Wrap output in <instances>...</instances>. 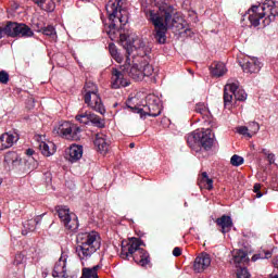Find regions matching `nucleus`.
Segmentation results:
<instances>
[{
  "mask_svg": "<svg viewBox=\"0 0 278 278\" xmlns=\"http://www.w3.org/2000/svg\"><path fill=\"white\" fill-rule=\"evenodd\" d=\"M237 278H251V273L247 267H239L237 269Z\"/></svg>",
  "mask_w": 278,
  "mask_h": 278,
  "instance_id": "obj_35",
  "label": "nucleus"
},
{
  "mask_svg": "<svg viewBox=\"0 0 278 278\" xmlns=\"http://www.w3.org/2000/svg\"><path fill=\"white\" fill-rule=\"evenodd\" d=\"M109 52L111 53L112 58L118 62V64H121V62H123V55H121V53H118V49L116 48V45L109 43Z\"/></svg>",
  "mask_w": 278,
  "mask_h": 278,
  "instance_id": "obj_29",
  "label": "nucleus"
},
{
  "mask_svg": "<svg viewBox=\"0 0 278 278\" xmlns=\"http://www.w3.org/2000/svg\"><path fill=\"white\" fill-rule=\"evenodd\" d=\"M41 31L45 34V36H55V27L51 25L41 28Z\"/></svg>",
  "mask_w": 278,
  "mask_h": 278,
  "instance_id": "obj_37",
  "label": "nucleus"
},
{
  "mask_svg": "<svg viewBox=\"0 0 278 278\" xmlns=\"http://www.w3.org/2000/svg\"><path fill=\"white\" fill-rule=\"evenodd\" d=\"M173 255L174 257H179V255H181V248L179 247L174 248Z\"/></svg>",
  "mask_w": 278,
  "mask_h": 278,
  "instance_id": "obj_40",
  "label": "nucleus"
},
{
  "mask_svg": "<svg viewBox=\"0 0 278 278\" xmlns=\"http://www.w3.org/2000/svg\"><path fill=\"white\" fill-rule=\"evenodd\" d=\"M235 99L236 101H244L247 99V91L240 89V85L238 86V89L235 90Z\"/></svg>",
  "mask_w": 278,
  "mask_h": 278,
  "instance_id": "obj_32",
  "label": "nucleus"
},
{
  "mask_svg": "<svg viewBox=\"0 0 278 278\" xmlns=\"http://www.w3.org/2000/svg\"><path fill=\"white\" fill-rule=\"evenodd\" d=\"M267 160H268L269 164H274L275 163V154L274 153H269L267 155Z\"/></svg>",
  "mask_w": 278,
  "mask_h": 278,
  "instance_id": "obj_42",
  "label": "nucleus"
},
{
  "mask_svg": "<svg viewBox=\"0 0 278 278\" xmlns=\"http://www.w3.org/2000/svg\"><path fill=\"white\" fill-rule=\"evenodd\" d=\"M140 247H147V244L138 238H132L129 243L122 245L119 256L122 260H129L132 257L134 262L142 268H147V266L151 267V255L147 250Z\"/></svg>",
  "mask_w": 278,
  "mask_h": 278,
  "instance_id": "obj_5",
  "label": "nucleus"
},
{
  "mask_svg": "<svg viewBox=\"0 0 278 278\" xmlns=\"http://www.w3.org/2000/svg\"><path fill=\"white\" fill-rule=\"evenodd\" d=\"M187 143L190 149H197L198 147H200L199 130H195L187 136Z\"/></svg>",
  "mask_w": 278,
  "mask_h": 278,
  "instance_id": "obj_26",
  "label": "nucleus"
},
{
  "mask_svg": "<svg viewBox=\"0 0 278 278\" xmlns=\"http://www.w3.org/2000/svg\"><path fill=\"white\" fill-rule=\"evenodd\" d=\"M33 222L35 223V228H36V225H40V223H42V215L35 217Z\"/></svg>",
  "mask_w": 278,
  "mask_h": 278,
  "instance_id": "obj_41",
  "label": "nucleus"
},
{
  "mask_svg": "<svg viewBox=\"0 0 278 278\" xmlns=\"http://www.w3.org/2000/svg\"><path fill=\"white\" fill-rule=\"evenodd\" d=\"M195 112L197 114H201V116H207L210 114L207 105H205L203 102L195 104Z\"/></svg>",
  "mask_w": 278,
  "mask_h": 278,
  "instance_id": "obj_31",
  "label": "nucleus"
},
{
  "mask_svg": "<svg viewBox=\"0 0 278 278\" xmlns=\"http://www.w3.org/2000/svg\"><path fill=\"white\" fill-rule=\"evenodd\" d=\"M34 3H36L37 5H45V1L42 0H33Z\"/></svg>",
  "mask_w": 278,
  "mask_h": 278,
  "instance_id": "obj_45",
  "label": "nucleus"
},
{
  "mask_svg": "<svg viewBox=\"0 0 278 278\" xmlns=\"http://www.w3.org/2000/svg\"><path fill=\"white\" fill-rule=\"evenodd\" d=\"M217 227H220L222 233H229L231 231V227H233V220L229 215H223L222 217L215 220Z\"/></svg>",
  "mask_w": 278,
  "mask_h": 278,
  "instance_id": "obj_21",
  "label": "nucleus"
},
{
  "mask_svg": "<svg viewBox=\"0 0 278 278\" xmlns=\"http://www.w3.org/2000/svg\"><path fill=\"white\" fill-rule=\"evenodd\" d=\"M4 34L11 38H31L34 30L26 24L9 22L4 27Z\"/></svg>",
  "mask_w": 278,
  "mask_h": 278,
  "instance_id": "obj_10",
  "label": "nucleus"
},
{
  "mask_svg": "<svg viewBox=\"0 0 278 278\" xmlns=\"http://www.w3.org/2000/svg\"><path fill=\"white\" fill-rule=\"evenodd\" d=\"M212 265V257L207 253L200 254L193 263V270L195 273H203L204 270H207L210 266Z\"/></svg>",
  "mask_w": 278,
  "mask_h": 278,
  "instance_id": "obj_15",
  "label": "nucleus"
},
{
  "mask_svg": "<svg viewBox=\"0 0 278 278\" xmlns=\"http://www.w3.org/2000/svg\"><path fill=\"white\" fill-rule=\"evenodd\" d=\"M119 42H122V46L124 47L126 51V61L123 65H121V71L123 73H126L128 77L134 79L135 81H142L144 77H151L153 75V65L149 63H141L138 65L137 63H132L129 55L134 53V39L127 35L119 33Z\"/></svg>",
  "mask_w": 278,
  "mask_h": 278,
  "instance_id": "obj_2",
  "label": "nucleus"
},
{
  "mask_svg": "<svg viewBox=\"0 0 278 278\" xmlns=\"http://www.w3.org/2000/svg\"><path fill=\"white\" fill-rule=\"evenodd\" d=\"M24 229L22 230L23 236H27L29 231H36V222L28 219L23 224Z\"/></svg>",
  "mask_w": 278,
  "mask_h": 278,
  "instance_id": "obj_30",
  "label": "nucleus"
},
{
  "mask_svg": "<svg viewBox=\"0 0 278 278\" xmlns=\"http://www.w3.org/2000/svg\"><path fill=\"white\" fill-rule=\"evenodd\" d=\"M25 168L27 170H36L38 168V162L34 157H29L25 163Z\"/></svg>",
  "mask_w": 278,
  "mask_h": 278,
  "instance_id": "obj_34",
  "label": "nucleus"
},
{
  "mask_svg": "<svg viewBox=\"0 0 278 278\" xmlns=\"http://www.w3.org/2000/svg\"><path fill=\"white\" fill-rule=\"evenodd\" d=\"M232 262L235 264H249V256L244 250L232 251Z\"/></svg>",
  "mask_w": 278,
  "mask_h": 278,
  "instance_id": "obj_25",
  "label": "nucleus"
},
{
  "mask_svg": "<svg viewBox=\"0 0 278 278\" xmlns=\"http://www.w3.org/2000/svg\"><path fill=\"white\" fill-rule=\"evenodd\" d=\"M261 190H262V185L255 184V185H254L253 192L257 193V192H260Z\"/></svg>",
  "mask_w": 278,
  "mask_h": 278,
  "instance_id": "obj_43",
  "label": "nucleus"
},
{
  "mask_svg": "<svg viewBox=\"0 0 278 278\" xmlns=\"http://www.w3.org/2000/svg\"><path fill=\"white\" fill-rule=\"evenodd\" d=\"M14 142H18V135L11 132L2 134L0 136V151L14 147Z\"/></svg>",
  "mask_w": 278,
  "mask_h": 278,
  "instance_id": "obj_18",
  "label": "nucleus"
},
{
  "mask_svg": "<svg viewBox=\"0 0 278 278\" xmlns=\"http://www.w3.org/2000/svg\"><path fill=\"white\" fill-rule=\"evenodd\" d=\"M269 278H278V275H271Z\"/></svg>",
  "mask_w": 278,
  "mask_h": 278,
  "instance_id": "obj_53",
  "label": "nucleus"
},
{
  "mask_svg": "<svg viewBox=\"0 0 278 278\" xmlns=\"http://www.w3.org/2000/svg\"><path fill=\"white\" fill-rule=\"evenodd\" d=\"M198 186L205 190H214V180L207 176V172H203L198 178Z\"/></svg>",
  "mask_w": 278,
  "mask_h": 278,
  "instance_id": "obj_22",
  "label": "nucleus"
},
{
  "mask_svg": "<svg viewBox=\"0 0 278 278\" xmlns=\"http://www.w3.org/2000/svg\"><path fill=\"white\" fill-rule=\"evenodd\" d=\"M239 83H232L231 80L224 88V108L231 110L233 108V97H236V90H238Z\"/></svg>",
  "mask_w": 278,
  "mask_h": 278,
  "instance_id": "obj_12",
  "label": "nucleus"
},
{
  "mask_svg": "<svg viewBox=\"0 0 278 278\" xmlns=\"http://www.w3.org/2000/svg\"><path fill=\"white\" fill-rule=\"evenodd\" d=\"M210 71L213 77H223V75H226L227 73V66H225V63L223 62H214L211 65Z\"/></svg>",
  "mask_w": 278,
  "mask_h": 278,
  "instance_id": "obj_23",
  "label": "nucleus"
},
{
  "mask_svg": "<svg viewBox=\"0 0 278 278\" xmlns=\"http://www.w3.org/2000/svg\"><path fill=\"white\" fill-rule=\"evenodd\" d=\"M135 147H136V143H134V142L129 143L130 149H134Z\"/></svg>",
  "mask_w": 278,
  "mask_h": 278,
  "instance_id": "obj_51",
  "label": "nucleus"
},
{
  "mask_svg": "<svg viewBox=\"0 0 278 278\" xmlns=\"http://www.w3.org/2000/svg\"><path fill=\"white\" fill-rule=\"evenodd\" d=\"M270 256H271V253H270V252H266V253H265V258H266V260H268Z\"/></svg>",
  "mask_w": 278,
  "mask_h": 278,
  "instance_id": "obj_50",
  "label": "nucleus"
},
{
  "mask_svg": "<svg viewBox=\"0 0 278 278\" xmlns=\"http://www.w3.org/2000/svg\"><path fill=\"white\" fill-rule=\"evenodd\" d=\"M230 164L231 166H242V164H244V157L235 154L230 159Z\"/></svg>",
  "mask_w": 278,
  "mask_h": 278,
  "instance_id": "obj_33",
  "label": "nucleus"
},
{
  "mask_svg": "<svg viewBox=\"0 0 278 278\" xmlns=\"http://www.w3.org/2000/svg\"><path fill=\"white\" fill-rule=\"evenodd\" d=\"M127 0H109L105 5L110 25L106 27V34L114 40L116 31L123 29L126 23H129V12H127Z\"/></svg>",
  "mask_w": 278,
  "mask_h": 278,
  "instance_id": "obj_3",
  "label": "nucleus"
},
{
  "mask_svg": "<svg viewBox=\"0 0 278 278\" xmlns=\"http://www.w3.org/2000/svg\"><path fill=\"white\" fill-rule=\"evenodd\" d=\"M85 3H90V0H83Z\"/></svg>",
  "mask_w": 278,
  "mask_h": 278,
  "instance_id": "obj_54",
  "label": "nucleus"
},
{
  "mask_svg": "<svg viewBox=\"0 0 278 278\" xmlns=\"http://www.w3.org/2000/svg\"><path fill=\"white\" fill-rule=\"evenodd\" d=\"M101 249V237L99 232H85L77 237L76 254L80 262H88L89 258Z\"/></svg>",
  "mask_w": 278,
  "mask_h": 278,
  "instance_id": "obj_6",
  "label": "nucleus"
},
{
  "mask_svg": "<svg viewBox=\"0 0 278 278\" xmlns=\"http://www.w3.org/2000/svg\"><path fill=\"white\" fill-rule=\"evenodd\" d=\"M89 123H92L94 127H99L100 129L105 127V122L94 113H90Z\"/></svg>",
  "mask_w": 278,
  "mask_h": 278,
  "instance_id": "obj_27",
  "label": "nucleus"
},
{
  "mask_svg": "<svg viewBox=\"0 0 278 278\" xmlns=\"http://www.w3.org/2000/svg\"><path fill=\"white\" fill-rule=\"evenodd\" d=\"M125 75H127V73H124L123 70H112L111 87L113 90H118V88H127V86H129V81L125 79Z\"/></svg>",
  "mask_w": 278,
  "mask_h": 278,
  "instance_id": "obj_13",
  "label": "nucleus"
},
{
  "mask_svg": "<svg viewBox=\"0 0 278 278\" xmlns=\"http://www.w3.org/2000/svg\"><path fill=\"white\" fill-rule=\"evenodd\" d=\"M248 129L253 137L255 134H257V131H260V124L257 122H252L249 124Z\"/></svg>",
  "mask_w": 278,
  "mask_h": 278,
  "instance_id": "obj_36",
  "label": "nucleus"
},
{
  "mask_svg": "<svg viewBox=\"0 0 278 278\" xmlns=\"http://www.w3.org/2000/svg\"><path fill=\"white\" fill-rule=\"evenodd\" d=\"M146 17L154 26L152 35L156 42L159 45H166V34L177 23L175 21V7L163 3L159 7V12L147 10Z\"/></svg>",
  "mask_w": 278,
  "mask_h": 278,
  "instance_id": "obj_1",
  "label": "nucleus"
},
{
  "mask_svg": "<svg viewBox=\"0 0 278 278\" xmlns=\"http://www.w3.org/2000/svg\"><path fill=\"white\" fill-rule=\"evenodd\" d=\"M53 10V5L50 8V12Z\"/></svg>",
  "mask_w": 278,
  "mask_h": 278,
  "instance_id": "obj_55",
  "label": "nucleus"
},
{
  "mask_svg": "<svg viewBox=\"0 0 278 278\" xmlns=\"http://www.w3.org/2000/svg\"><path fill=\"white\" fill-rule=\"evenodd\" d=\"M238 134H241V136H248V138H252L249 127L247 126H240L238 128Z\"/></svg>",
  "mask_w": 278,
  "mask_h": 278,
  "instance_id": "obj_38",
  "label": "nucleus"
},
{
  "mask_svg": "<svg viewBox=\"0 0 278 278\" xmlns=\"http://www.w3.org/2000/svg\"><path fill=\"white\" fill-rule=\"evenodd\" d=\"M52 277L72 278L66 275V258L64 256H61L55 263L52 270Z\"/></svg>",
  "mask_w": 278,
  "mask_h": 278,
  "instance_id": "obj_20",
  "label": "nucleus"
},
{
  "mask_svg": "<svg viewBox=\"0 0 278 278\" xmlns=\"http://www.w3.org/2000/svg\"><path fill=\"white\" fill-rule=\"evenodd\" d=\"M84 156V147L83 146H77V144H72L66 152V160L68 162H79L81 157Z\"/></svg>",
  "mask_w": 278,
  "mask_h": 278,
  "instance_id": "obj_19",
  "label": "nucleus"
},
{
  "mask_svg": "<svg viewBox=\"0 0 278 278\" xmlns=\"http://www.w3.org/2000/svg\"><path fill=\"white\" fill-rule=\"evenodd\" d=\"M90 114L91 112H79L75 119L78 122V123H81V125H88L90 123Z\"/></svg>",
  "mask_w": 278,
  "mask_h": 278,
  "instance_id": "obj_28",
  "label": "nucleus"
},
{
  "mask_svg": "<svg viewBox=\"0 0 278 278\" xmlns=\"http://www.w3.org/2000/svg\"><path fill=\"white\" fill-rule=\"evenodd\" d=\"M241 68L243 70V73H250V75H253V73L256 74L262 70V62H260L257 58H250L244 61Z\"/></svg>",
  "mask_w": 278,
  "mask_h": 278,
  "instance_id": "obj_17",
  "label": "nucleus"
},
{
  "mask_svg": "<svg viewBox=\"0 0 278 278\" xmlns=\"http://www.w3.org/2000/svg\"><path fill=\"white\" fill-rule=\"evenodd\" d=\"M39 149L42 153V155H45L46 157H49L51 155H53V153H55V143L48 141H41L39 142Z\"/></svg>",
  "mask_w": 278,
  "mask_h": 278,
  "instance_id": "obj_24",
  "label": "nucleus"
},
{
  "mask_svg": "<svg viewBox=\"0 0 278 278\" xmlns=\"http://www.w3.org/2000/svg\"><path fill=\"white\" fill-rule=\"evenodd\" d=\"M198 140H199L200 147H203V149L207 151V149H210L214 144V135H212V129L210 128L198 129Z\"/></svg>",
  "mask_w": 278,
  "mask_h": 278,
  "instance_id": "obj_14",
  "label": "nucleus"
},
{
  "mask_svg": "<svg viewBox=\"0 0 278 278\" xmlns=\"http://www.w3.org/2000/svg\"><path fill=\"white\" fill-rule=\"evenodd\" d=\"M1 184H3V181L0 179V186H1Z\"/></svg>",
  "mask_w": 278,
  "mask_h": 278,
  "instance_id": "obj_56",
  "label": "nucleus"
},
{
  "mask_svg": "<svg viewBox=\"0 0 278 278\" xmlns=\"http://www.w3.org/2000/svg\"><path fill=\"white\" fill-rule=\"evenodd\" d=\"M55 212L66 231H70V233H75V231L79 229V219L75 213L71 212L68 206H56Z\"/></svg>",
  "mask_w": 278,
  "mask_h": 278,
  "instance_id": "obj_9",
  "label": "nucleus"
},
{
  "mask_svg": "<svg viewBox=\"0 0 278 278\" xmlns=\"http://www.w3.org/2000/svg\"><path fill=\"white\" fill-rule=\"evenodd\" d=\"M4 34H5V28H0V38H3Z\"/></svg>",
  "mask_w": 278,
  "mask_h": 278,
  "instance_id": "obj_49",
  "label": "nucleus"
},
{
  "mask_svg": "<svg viewBox=\"0 0 278 278\" xmlns=\"http://www.w3.org/2000/svg\"><path fill=\"white\" fill-rule=\"evenodd\" d=\"M110 137L105 135V132H98L94 139V147H97L98 151L105 155L108 151H110Z\"/></svg>",
  "mask_w": 278,
  "mask_h": 278,
  "instance_id": "obj_16",
  "label": "nucleus"
},
{
  "mask_svg": "<svg viewBox=\"0 0 278 278\" xmlns=\"http://www.w3.org/2000/svg\"><path fill=\"white\" fill-rule=\"evenodd\" d=\"M262 197H264V194L262 193V191H257V192H256V199H262Z\"/></svg>",
  "mask_w": 278,
  "mask_h": 278,
  "instance_id": "obj_47",
  "label": "nucleus"
},
{
  "mask_svg": "<svg viewBox=\"0 0 278 278\" xmlns=\"http://www.w3.org/2000/svg\"><path fill=\"white\" fill-rule=\"evenodd\" d=\"M53 134H58V136H61V138H64L65 140H79L81 128L70 122H63L53 129Z\"/></svg>",
  "mask_w": 278,
  "mask_h": 278,
  "instance_id": "obj_11",
  "label": "nucleus"
},
{
  "mask_svg": "<svg viewBox=\"0 0 278 278\" xmlns=\"http://www.w3.org/2000/svg\"><path fill=\"white\" fill-rule=\"evenodd\" d=\"M12 155H14V157H15V162L18 160V155H16V154H12Z\"/></svg>",
  "mask_w": 278,
  "mask_h": 278,
  "instance_id": "obj_52",
  "label": "nucleus"
},
{
  "mask_svg": "<svg viewBox=\"0 0 278 278\" xmlns=\"http://www.w3.org/2000/svg\"><path fill=\"white\" fill-rule=\"evenodd\" d=\"M42 216H45V214H41V219H42Z\"/></svg>",
  "mask_w": 278,
  "mask_h": 278,
  "instance_id": "obj_57",
  "label": "nucleus"
},
{
  "mask_svg": "<svg viewBox=\"0 0 278 278\" xmlns=\"http://www.w3.org/2000/svg\"><path fill=\"white\" fill-rule=\"evenodd\" d=\"M10 81V74L5 71L0 72V84H8Z\"/></svg>",
  "mask_w": 278,
  "mask_h": 278,
  "instance_id": "obj_39",
  "label": "nucleus"
},
{
  "mask_svg": "<svg viewBox=\"0 0 278 278\" xmlns=\"http://www.w3.org/2000/svg\"><path fill=\"white\" fill-rule=\"evenodd\" d=\"M260 260V255L255 254L252 256V262H257Z\"/></svg>",
  "mask_w": 278,
  "mask_h": 278,
  "instance_id": "obj_48",
  "label": "nucleus"
},
{
  "mask_svg": "<svg viewBox=\"0 0 278 278\" xmlns=\"http://www.w3.org/2000/svg\"><path fill=\"white\" fill-rule=\"evenodd\" d=\"M34 153H35L34 149L26 150V155H28V157H31V155H34Z\"/></svg>",
  "mask_w": 278,
  "mask_h": 278,
  "instance_id": "obj_44",
  "label": "nucleus"
},
{
  "mask_svg": "<svg viewBox=\"0 0 278 278\" xmlns=\"http://www.w3.org/2000/svg\"><path fill=\"white\" fill-rule=\"evenodd\" d=\"M131 101H134L132 98L126 101V108L135 114H140L141 118H143V116H152L155 118V116L162 114V101L155 94H149L146 98L147 105H144L143 109L134 105Z\"/></svg>",
  "mask_w": 278,
  "mask_h": 278,
  "instance_id": "obj_7",
  "label": "nucleus"
},
{
  "mask_svg": "<svg viewBox=\"0 0 278 278\" xmlns=\"http://www.w3.org/2000/svg\"><path fill=\"white\" fill-rule=\"evenodd\" d=\"M249 21L253 27H260L263 20L264 27L270 25L278 16V2L275 0H265L258 5H252L248 10Z\"/></svg>",
  "mask_w": 278,
  "mask_h": 278,
  "instance_id": "obj_4",
  "label": "nucleus"
},
{
  "mask_svg": "<svg viewBox=\"0 0 278 278\" xmlns=\"http://www.w3.org/2000/svg\"><path fill=\"white\" fill-rule=\"evenodd\" d=\"M85 103L98 112V114H105V106L103 105V101H101V97L99 96V88L94 83H86L85 85Z\"/></svg>",
  "mask_w": 278,
  "mask_h": 278,
  "instance_id": "obj_8",
  "label": "nucleus"
},
{
  "mask_svg": "<svg viewBox=\"0 0 278 278\" xmlns=\"http://www.w3.org/2000/svg\"><path fill=\"white\" fill-rule=\"evenodd\" d=\"M262 153H264L266 155V157H268V155H270V151H268L267 149H262Z\"/></svg>",
  "mask_w": 278,
  "mask_h": 278,
  "instance_id": "obj_46",
  "label": "nucleus"
}]
</instances>
